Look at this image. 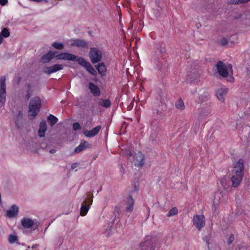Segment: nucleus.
I'll return each instance as SVG.
<instances>
[{
	"instance_id": "a878e982",
	"label": "nucleus",
	"mask_w": 250,
	"mask_h": 250,
	"mask_svg": "<svg viewBox=\"0 0 250 250\" xmlns=\"http://www.w3.org/2000/svg\"><path fill=\"white\" fill-rule=\"evenodd\" d=\"M209 97V94L208 90L203 89V93L200 94L199 96V100L201 102H204L208 100Z\"/></svg>"
},
{
	"instance_id": "2f4dec72",
	"label": "nucleus",
	"mask_w": 250,
	"mask_h": 250,
	"mask_svg": "<svg viewBox=\"0 0 250 250\" xmlns=\"http://www.w3.org/2000/svg\"><path fill=\"white\" fill-rule=\"evenodd\" d=\"M52 46L57 49H62L64 47L63 44L59 42H54L52 44Z\"/></svg>"
},
{
	"instance_id": "37998d69",
	"label": "nucleus",
	"mask_w": 250,
	"mask_h": 250,
	"mask_svg": "<svg viewBox=\"0 0 250 250\" xmlns=\"http://www.w3.org/2000/svg\"><path fill=\"white\" fill-rule=\"evenodd\" d=\"M245 23L248 26H250V18H247L245 20Z\"/></svg>"
},
{
	"instance_id": "c03bdc74",
	"label": "nucleus",
	"mask_w": 250,
	"mask_h": 250,
	"mask_svg": "<svg viewBox=\"0 0 250 250\" xmlns=\"http://www.w3.org/2000/svg\"><path fill=\"white\" fill-rule=\"evenodd\" d=\"M31 97V94L29 92V91H28L27 92V94H26V96H25V97H26V99L28 100L29 99V98H30Z\"/></svg>"
},
{
	"instance_id": "c9c22d12",
	"label": "nucleus",
	"mask_w": 250,
	"mask_h": 250,
	"mask_svg": "<svg viewBox=\"0 0 250 250\" xmlns=\"http://www.w3.org/2000/svg\"><path fill=\"white\" fill-rule=\"evenodd\" d=\"M218 43L222 46H225L227 45L228 43V41L225 38H223L218 41Z\"/></svg>"
},
{
	"instance_id": "dca6fc26",
	"label": "nucleus",
	"mask_w": 250,
	"mask_h": 250,
	"mask_svg": "<svg viewBox=\"0 0 250 250\" xmlns=\"http://www.w3.org/2000/svg\"><path fill=\"white\" fill-rule=\"evenodd\" d=\"M228 92V89L224 86L217 89L216 91V95L218 100L223 102L225 99V96L227 95Z\"/></svg>"
},
{
	"instance_id": "423d86ee",
	"label": "nucleus",
	"mask_w": 250,
	"mask_h": 250,
	"mask_svg": "<svg viewBox=\"0 0 250 250\" xmlns=\"http://www.w3.org/2000/svg\"><path fill=\"white\" fill-rule=\"evenodd\" d=\"M78 63L84 67L86 70L91 74L93 76H95L97 74V72L91 65V64L85 59L83 58H78L77 61Z\"/></svg>"
},
{
	"instance_id": "9b49d317",
	"label": "nucleus",
	"mask_w": 250,
	"mask_h": 250,
	"mask_svg": "<svg viewBox=\"0 0 250 250\" xmlns=\"http://www.w3.org/2000/svg\"><path fill=\"white\" fill-rule=\"evenodd\" d=\"M211 112V107L209 104H205L202 105L199 111L198 118H205L208 116Z\"/></svg>"
},
{
	"instance_id": "c756f323",
	"label": "nucleus",
	"mask_w": 250,
	"mask_h": 250,
	"mask_svg": "<svg viewBox=\"0 0 250 250\" xmlns=\"http://www.w3.org/2000/svg\"><path fill=\"white\" fill-rule=\"evenodd\" d=\"M229 180L227 177H224L220 180V183L224 188H227L229 187Z\"/></svg>"
},
{
	"instance_id": "a19ab883",
	"label": "nucleus",
	"mask_w": 250,
	"mask_h": 250,
	"mask_svg": "<svg viewBox=\"0 0 250 250\" xmlns=\"http://www.w3.org/2000/svg\"><path fill=\"white\" fill-rule=\"evenodd\" d=\"M78 166V163H73L71 165V169H74L76 168Z\"/></svg>"
},
{
	"instance_id": "72a5a7b5",
	"label": "nucleus",
	"mask_w": 250,
	"mask_h": 250,
	"mask_svg": "<svg viewBox=\"0 0 250 250\" xmlns=\"http://www.w3.org/2000/svg\"><path fill=\"white\" fill-rule=\"evenodd\" d=\"M2 38H7L10 35L9 30L6 28H4L1 31V34Z\"/></svg>"
},
{
	"instance_id": "7ed1b4c3",
	"label": "nucleus",
	"mask_w": 250,
	"mask_h": 250,
	"mask_svg": "<svg viewBox=\"0 0 250 250\" xmlns=\"http://www.w3.org/2000/svg\"><path fill=\"white\" fill-rule=\"evenodd\" d=\"M6 101V77L0 78V107H2Z\"/></svg>"
},
{
	"instance_id": "ea45409f",
	"label": "nucleus",
	"mask_w": 250,
	"mask_h": 250,
	"mask_svg": "<svg viewBox=\"0 0 250 250\" xmlns=\"http://www.w3.org/2000/svg\"><path fill=\"white\" fill-rule=\"evenodd\" d=\"M153 113H156L157 115L161 116V112L157 109H154L153 111Z\"/></svg>"
},
{
	"instance_id": "f257e3e1",
	"label": "nucleus",
	"mask_w": 250,
	"mask_h": 250,
	"mask_svg": "<svg viewBox=\"0 0 250 250\" xmlns=\"http://www.w3.org/2000/svg\"><path fill=\"white\" fill-rule=\"evenodd\" d=\"M244 175V160L240 159L235 163L232 171V186L237 188L240 185Z\"/></svg>"
},
{
	"instance_id": "39448f33",
	"label": "nucleus",
	"mask_w": 250,
	"mask_h": 250,
	"mask_svg": "<svg viewBox=\"0 0 250 250\" xmlns=\"http://www.w3.org/2000/svg\"><path fill=\"white\" fill-rule=\"evenodd\" d=\"M219 74L223 77H227L229 75L228 70L232 71V65L229 64L228 66L221 61H219L216 64Z\"/></svg>"
},
{
	"instance_id": "4468645a",
	"label": "nucleus",
	"mask_w": 250,
	"mask_h": 250,
	"mask_svg": "<svg viewBox=\"0 0 250 250\" xmlns=\"http://www.w3.org/2000/svg\"><path fill=\"white\" fill-rule=\"evenodd\" d=\"M102 129L101 125L97 126L90 130H85L83 132L85 136L89 138H92L97 135L100 130Z\"/></svg>"
},
{
	"instance_id": "0eeeda50",
	"label": "nucleus",
	"mask_w": 250,
	"mask_h": 250,
	"mask_svg": "<svg viewBox=\"0 0 250 250\" xmlns=\"http://www.w3.org/2000/svg\"><path fill=\"white\" fill-rule=\"evenodd\" d=\"M154 241L152 236H147L144 242H142L140 247L144 250H154L155 247L153 245Z\"/></svg>"
},
{
	"instance_id": "e433bc0d",
	"label": "nucleus",
	"mask_w": 250,
	"mask_h": 250,
	"mask_svg": "<svg viewBox=\"0 0 250 250\" xmlns=\"http://www.w3.org/2000/svg\"><path fill=\"white\" fill-rule=\"evenodd\" d=\"M73 128L74 130H79L81 129V126L79 123H75L73 125Z\"/></svg>"
},
{
	"instance_id": "9d476101",
	"label": "nucleus",
	"mask_w": 250,
	"mask_h": 250,
	"mask_svg": "<svg viewBox=\"0 0 250 250\" xmlns=\"http://www.w3.org/2000/svg\"><path fill=\"white\" fill-rule=\"evenodd\" d=\"M132 163L136 167H142L145 163L144 155L140 151L137 152L133 155Z\"/></svg>"
},
{
	"instance_id": "bb28decb",
	"label": "nucleus",
	"mask_w": 250,
	"mask_h": 250,
	"mask_svg": "<svg viewBox=\"0 0 250 250\" xmlns=\"http://www.w3.org/2000/svg\"><path fill=\"white\" fill-rule=\"evenodd\" d=\"M22 114L20 111L15 119V124L18 128H20L22 125Z\"/></svg>"
},
{
	"instance_id": "49530a36",
	"label": "nucleus",
	"mask_w": 250,
	"mask_h": 250,
	"mask_svg": "<svg viewBox=\"0 0 250 250\" xmlns=\"http://www.w3.org/2000/svg\"><path fill=\"white\" fill-rule=\"evenodd\" d=\"M56 149H51L50 150V151H49V152H50V153H52V154H54V153H56Z\"/></svg>"
},
{
	"instance_id": "f704fd0d",
	"label": "nucleus",
	"mask_w": 250,
	"mask_h": 250,
	"mask_svg": "<svg viewBox=\"0 0 250 250\" xmlns=\"http://www.w3.org/2000/svg\"><path fill=\"white\" fill-rule=\"evenodd\" d=\"M17 236L15 235L11 234L9 235L8 238V240L10 243H15L16 241H17Z\"/></svg>"
},
{
	"instance_id": "aec40b11",
	"label": "nucleus",
	"mask_w": 250,
	"mask_h": 250,
	"mask_svg": "<svg viewBox=\"0 0 250 250\" xmlns=\"http://www.w3.org/2000/svg\"><path fill=\"white\" fill-rule=\"evenodd\" d=\"M134 200L130 196H129L126 198V203H125V210L127 212H131L133 209L134 208Z\"/></svg>"
},
{
	"instance_id": "cd10ccee",
	"label": "nucleus",
	"mask_w": 250,
	"mask_h": 250,
	"mask_svg": "<svg viewBox=\"0 0 250 250\" xmlns=\"http://www.w3.org/2000/svg\"><path fill=\"white\" fill-rule=\"evenodd\" d=\"M99 104L103 107L108 108L111 106V102L108 99H101L99 102Z\"/></svg>"
},
{
	"instance_id": "f8f14e48",
	"label": "nucleus",
	"mask_w": 250,
	"mask_h": 250,
	"mask_svg": "<svg viewBox=\"0 0 250 250\" xmlns=\"http://www.w3.org/2000/svg\"><path fill=\"white\" fill-rule=\"evenodd\" d=\"M63 68V66L62 64H56L54 65L46 67L44 69L43 72L47 74H51L53 73L56 72Z\"/></svg>"
},
{
	"instance_id": "1a4fd4ad",
	"label": "nucleus",
	"mask_w": 250,
	"mask_h": 250,
	"mask_svg": "<svg viewBox=\"0 0 250 250\" xmlns=\"http://www.w3.org/2000/svg\"><path fill=\"white\" fill-rule=\"evenodd\" d=\"M193 225L200 230L205 226V218L203 215H195L193 218Z\"/></svg>"
},
{
	"instance_id": "4c0bfd02",
	"label": "nucleus",
	"mask_w": 250,
	"mask_h": 250,
	"mask_svg": "<svg viewBox=\"0 0 250 250\" xmlns=\"http://www.w3.org/2000/svg\"><path fill=\"white\" fill-rule=\"evenodd\" d=\"M234 241V235L231 234L229 236V238L227 240V243L228 245H230L231 243Z\"/></svg>"
},
{
	"instance_id": "a18cd8bd",
	"label": "nucleus",
	"mask_w": 250,
	"mask_h": 250,
	"mask_svg": "<svg viewBox=\"0 0 250 250\" xmlns=\"http://www.w3.org/2000/svg\"><path fill=\"white\" fill-rule=\"evenodd\" d=\"M21 80V78L19 76L17 77L15 79V81H16V83L17 84H19L20 83Z\"/></svg>"
},
{
	"instance_id": "f03ea898",
	"label": "nucleus",
	"mask_w": 250,
	"mask_h": 250,
	"mask_svg": "<svg viewBox=\"0 0 250 250\" xmlns=\"http://www.w3.org/2000/svg\"><path fill=\"white\" fill-rule=\"evenodd\" d=\"M41 101L39 97H36L32 99L29 106V115L34 119L38 114L41 108Z\"/></svg>"
},
{
	"instance_id": "09e8293b",
	"label": "nucleus",
	"mask_w": 250,
	"mask_h": 250,
	"mask_svg": "<svg viewBox=\"0 0 250 250\" xmlns=\"http://www.w3.org/2000/svg\"><path fill=\"white\" fill-rule=\"evenodd\" d=\"M132 155V154L131 153V152L130 151L128 153H127L126 156L127 157V158H129V157H130Z\"/></svg>"
},
{
	"instance_id": "6ab92c4d",
	"label": "nucleus",
	"mask_w": 250,
	"mask_h": 250,
	"mask_svg": "<svg viewBox=\"0 0 250 250\" xmlns=\"http://www.w3.org/2000/svg\"><path fill=\"white\" fill-rule=\"evenodd\" d=\"M57 51H49L47 53L43 55L42 58V61L43 63H47L49 62L53 58Z\"/></svg>"
},
{
	"instance_id": "2eb2a0df",
	"label": "nucleus",
	"mask_w": 250,
	"mask_h": 250,
	"mask_svg": "<svg viewBox=\"0 0 250 250\" xmlns=\"http://www.w3.org/2000/svg\"><path fill=\"white\" fill-rule=\"evenodd\" d=\"M22 226L25 229L31 228L33 226L35 225V227L34 229H35L38 227V225L36 223H34V221L30 218H23L21 221Z\"/></svg>"
},
{
	"instance_id": "412c9836",
	"label": "nucleus",
	"mask_w": 250,
	"mask_h": 250,
	"mask_svg": "<svg viewBox=\"0 0 250 250\" xmlns=\"http://www.w3.org/2000/svg\"><path fill=\"white\" fill-rule=\"evenodd\" d=\"M72 45L73 46H76L77 47H80L82 48H87L88 47V43L87 42L84 40H80V39H76L74 40L72 43Z\"/></svg>"
},
{
	"instance_id": "6e6552de",
	"label": "nucleus",
	"mask_w": 250,
	"mask_h": 250,
	"mask_svg": "<svg viewBox=\"0 0 250 250\" xmlns=\"http://www.w3.org/2000/svg\"><path fill=\"white\" fill-rule=\"evenodd\" d=\"M54 58L57 60H63L76 62L78 59V57L69 53L64 52L59 54L56 53L54 55Z\"/></svg>"
},
{
	"instance_id": "ddd939ff",
	"label": "nucleus",
	"mask_w": 250,
	"mask_h": 250,
	"mask_svg": "<svg viewBox=\"0 0 250 250\" xmlns=\"http://www.w3.org/2000/svg\"><path fill=\"white\" fill-rule=\"evenodd\" d=\"M19 208L16 205H13L10 209L6 212V216L12 218L16 217L19 213Z\"/></svg>"
},
{
	"instance_id": "79ce46f5",
	"label": "nucleus",
	"mask_w": 250,
	"mask_h": 250,
	"mask_svg": "<svg viewBox=\"0 0 250 250\" xmlns=\"http://www.w3.org/2000/svg\"><path fill=\"white\" fill-rule=\"evenodd\" d=\"M7 0H0V4L1 5H4L7 3Z\"/></svg>"
},
{
	"instance_id": "58836bf2",
	"label": "nucleus",
	"mask_w": 250,
	"mask_h": 250,
	"mask_svg": "<svg viewBox=\"0 0 250 250\" xmlns=\"http://www.w3.org/2000/svg\"><path fill=\"white\" fill-rule=\"evenodd\" d=\"M88 195V198L86 199V200H87V202L89 204L88 205H89L90 206L92 204L93 196V195H92L91 198L90 199H89V195Z\"/></svg>"
},
{
	"instance_id": "a211bd4d",
	"label": "nucleus",
	"mask_w": 250,
	"mask_h": 250,
	"mask_svg": "<svg viewBox=\"0 0 250 250\" xmlns=\"http://www.w3.org/2000/svg\"><path fill=\"white\" fill-rule=\"evenodd\" d=\"M88 198L87 194L84 197V199L81 205L80 208V214L81 216H85L90 208V206L86 205V199Z\"/></svg>"
},
{
	"instance_id": "5701e85b",
	"label": "nucleus",
	"mask_w": 250,
	"mask_h": 250,
	"mask_svg": "<svg viewBox=\"0 0 250 250\" xmlns=\"http://www.w3.org/2000/svg\"><path fill=\"white\" fill-rule=\"evenodd\" d=\"M89 88L90 90L91 93L94 96H98L100 95V89L96 85L92 83H90L89 84Z\"/></svg>"
},
{
	"instance_id": "f3484780",
	"label": "nucleus",
	"mask_w": 250,
	"mask_h": 250,
	"mask_svg": "<svg viewBox=\"0 0 250 250\" xmlns=\"http://www.w3.org/2000/svg\"><path fill=\"white\" fill-rule=\"evenodd\" d=\"M90 146L91 145L88 142L83 140L80 145L75 148L74 152L78 153L87 148L90 147Z\"/></svg>"
},
{
	"instance_id": "7c9ffc66",
	"label": "nucleus",
	"mask_w": 250,
	"mask_h": 250,
	"mask_svg": "<svg viewBox=\"0 0 250 250\" xmlns=\"http://www.w3.org/2000/svg\"><path fill=\"white\" fill-rule=\"evenodd\" d=\"M175 106L178 109L181 110H184L185 107L184 102L181 99H179L175 103Z\"/></svg>"
},
{
	"instance_id": "473e14b6",
	"label": "nucleus",
	"mask_w": 250,
	"mask_h": 250,
	"mask_svg": "<svg viewBox=\"0 0 250 250\" xmlns=\"http://www.w3.org/2000/svg\"><path fill=\"white\" fill-rule=\"evenodd\" d=\"M178 213V209L176 208H172L168 212L167 216L170 217L174 216L177 214Z\"/></svg>"
},
{
	"instance_id": "de8ad7c7",
	"label": "nucleus",
	"mask_w": 250,
	"mask_h": 250,
	"mask_svg": "<svg viewBox=\"0 0 250 250\" xmlns=\"http://www.w3.org/2000/svg\"><path fill=\"white\" fill-rule=\"evenodd\" d=\"M3 38L2 37V36L1 35V34H0V44L2 43V41H3Z\"/></svg>"
},
{
	"instance_id": "393cba45",
	"label": "nucleus",
	"mask_w": 250,
	"mask_h": 250,
	"mask_svg": "<svg viewBox=\"0 0 250 250\" xmlns=\"http://www.w3.org/2000/svg\"><path fill=\"white\" fill-rule=\"evenodd\" d=\"M96 69L101 75L104 74L106 70V67L104 62H101L95 65Z\"/></svg>"
},
{
	"instance_id": "20e7f679",
	"label": "nucleus",
	"mask_w": 250,
	"mask_h": 250,
	"mask_svg": "<svg viewBox=\"0 0 250 250\" xmlns=\"http://www.w3.org/2000/svg\"><path fill=\"white\" fill-rule=\"evenodd\" d=\"M89 57L91 62L93 63H96L102 60V51L96 47H92L90 48Z\"/></svg>"
},
{
	"instance_id": "8fccbe9b",
	"label": "nucleus",
	"mask_w": 250,
	"mask_h": 250,
	"mask_svg": "<svg viewBox=\"0 0 250 250\" xmlns=\"http://www.w3.org/2000/svg\"><path fill=\"white\" fill-rule=\"evenodd\" d=\"M230 42H233V43L235 42V41H231Z\"/></svg>"
},
{
	"instance_id": "c85d7f7f",
	"label": "nucleus",
	"mask_w": 250,
	"mask_h": 250,
	"mask_svg": "<svg viewBox=\"0 0 250 250\" xmlns=\"http://www.w3.org/2000/svg\"><path fill=\"white\" fill-rule=\"evenodd\" d=\"M47 120L49 121V125L51 126H53L57 122H58V119L55 116L52 114H50L47 117Z\"/></svg>"
},
{
	"instance_id": "3c124183",
	"label": "nucleus",
	"mask_w": 250,
	"mask_h": 250,
	"mask_svg": "<svg viewBox=\"0 0 250 250\" xmlns=\"http://www.w3.org/2000/svg\"><path fill=\"white\" fill-rule=\"evenodd\" d=\"M27 86H28V88H29L30 87V85L29 84H28Z\"/></svg>"
},
{
	"instance_id": "4be33fe9",
	"label": "nucleus",
	"mask_w": 250,
	"mask_h": 250,
	"mask_svg": "<svg viewBox=\"0 0 250 250\" xmlns=\"http://www.w3.org/2000/svg\"><path fill=\"white\" fill-rule=\"evenodd\" d=\"M46 123L45 121H42L40 124V128L38 130V134L40 137L44 136L45 132L46 131Z\"/></svg>"
},
{
	"instance_id": "b1692460",
	"label": "nucleus",
	"mask_w": 250,
	"mask_h": 250,
	"mask_svg": "<svg viewBox=\"0 0 250 250\" xmlns=\"http://www.w3.org/2000/svg\"><path fill=\"white\" fill-rule=\"evenodd\" d=\"M199 77V73L196 72V71H194L193 73V76L192 75L189 76L188 81L190 83H196L200 81Z\"/></svg>"
}]
</instances>
